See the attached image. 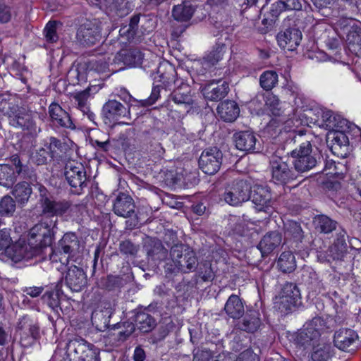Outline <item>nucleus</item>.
Wrapping results in <instances>:
<instances>
[{"instance_id": "obj_43", "label": "nucleus", "mask_w": 361, "mask_h": 361, "mask_svg": "<svg viewBox=\"0 0 361 361\" xmlns=\"http://www.w3.org/2000/svg\"><path fill=\"white\" fill-rule=\"evenodd\" d=\"M323 161L322 155L302 158L292 160V165L294 166L297 173H304L310 171L321 164Z\"/></svg>"}, {"instance_id": "obj_58", "label": "nucleus", "mask_w": 361, "mask_h": 361, "mask_svg": "<svg viewBox=\"0 0 361 361\" xmlns=\"http://www.w3.org/2000/svg\"><path fill=\"white\" fill-rule=\"evenodd\" d=\"M118 250L121 254L126 257L135 258L140 250V245L130 240H124L120 242Z\"/></svg>"}, {"instance_id": "obj_36", "label": "nucleus", "mask_w": 361, "mask_h": 361, "mask_svg": "<svg viewBox=\"0 0 361 361\" xmlns=\"http://www.w3.org/2000/svg\"><path fill=\"white\" fill-rule=\"evenodd\" d=\"M338 25L343 35H345L347 43L361 39V22L353 19H343L339 20Z\"/></svg>"}, {"instance_id": "obj_1", "label": "nucleus", "mask_w": 361, "mask_h": 361, "mask_svg": "<svg viewBox=\"0 0 361 361\" xmlns=\"http://www.w3.org/2000/svg\"><path fill=\"white\" fill-rule=\"evenodd\" d=\"M57 224V218H41V220L29 230L27 241L38 255H44L45 250L52 247L58 229Z\"/></svg>"}, {"instance_id": "obj_55", "label": "nucleus", "mask_w": 361, "mask_h": 361, "mask_svg": "<svg viewBox=\"0 0 361 361\" xmlns=\"http://www.w3.org/2000/svg\"><path fill=\"white\" fill-rule=\"evenodd\" d=\"M16 210V202L9 195H6L0 200V216L12 217Z\"/></svg>"}, {"instance_id": "obj_51", "label": "nucleus", "mask_w": 361, "mask_h": 361, "mask_svg": "<svg viewBox=\"0 0 361 361\" xmlns=\"http://www.w3.org/2000/svg\"><path fill=\"white\" fill-rule=\"evenodd\" d=\"M134 130L128 129L121 132L116 137L112 138L114 148L121 149L126 151L133 145Z\"/></svg>"}, {"instance_id": "obj_47", "label": "nucleus", "mask_w": 361, "mask_h": 361, "mask_svg": "<svg viewBox=\"0 0 361 361\" xmlns=\"http://www.w3.org/2000/svg\"><path fill=\"white\" fill-rule=\"evenodd\" d=\"M312 349L313 350L311 355L312 361H326L334 354V349L331 343H321L320 341Z\"/></svg>"}, {"instance_id": "obj_19", "label": "nucleus", "mask_w": 361, "mask_h": 361, "mask_svg": "<svg viewBox=\"0 0 361 361\" xmlns=\"http://www.w3.org/2000/svg\"><path fill=\"white\" fill-rule=\"evenodd\" d=\"M135 204L132 197L125 192H119L114 200L113 211L123 218L131 217L135 214Z\"/></svg>"}, {"instance_id": "obj_37", "label": "nucleus", "mask_w": 361, "mask_h": 361, "mask_svg": "<svg viewBox=\"0 0 361 361\" xmlns=\"http://www.w3.org/2000/svg\"><path fill=\"white\" fill-rule=\"evenodd\" d=\"M154 308V305L150 304L144 310L138 311L135 316V322L137 329L142 333L152 331L157 326L155 319L147 311Z\"/></svg>"}, {"instance_id": "obj_35", "label": "nucleus", "mask_w": 361, "mask_h": 361, "mask_svg": "<svg viewBox=\"0 0 361 361\" xmlns=\"http://www.w3.org/2000/svg\"><path fill=\"white\" fill-rule=\"evenodd\" d=\"M281 240V234L279 231H270L263 236L257 245V248L261 252L262 256L265 257L279 247Z\"/></svg>"}, {"instance_id": "obj_24", "label": "nucleus", "mask_w": 361, "mask_h": 361, "mask_svg": "<svg viewBox=\"0 0 361 361\" xmlns=\"http://www.w3.org/2000/svg\"><path fill=\"white\" fill-rule=\"evenodd\" d=\"M144 54L140 49L133 47L122 49L115 55L114 61L116 63H122L129 67H136L142 64Z\"/></svg>"}, {"instance_id": "obj_15", "label": "nucleus", "mask_w": 361, "mask_h": 361, "mask_svg": "<svg viewBox=\"0 0 361 361\" xmlns=\"http://www.w3.org/2000/svg\"><path fill=\"white\" fill-rule=\"evenodd\" d=\"M302 4L300 0H277L272 4L268 13V18L262 20V24L271 26L280 14L285 11H300Z\"/></svg>"}, {"instance_id": "obj_57", "label": "nucleus", "mask_w": 361, "mask_h": 361, "mask_svg": "<svg viewBox=\"0 0 361 361\" xmlns=\"http://www.w3.org/2000/svg\"><path fill=\"white\" fill-rule=\"evenodd\" d=\"M147 123L150 128L145 130V133L154 140H160L164 135L163 130V123L154 117L149 118Z\"/></svg>"}, {"instance_id": "obj_46", "label": "nucleus", "mask_w": 361, "mask_h": 361, "mask_svg": "<svg viewBox=\"0 0 361 361\" xmlns=\"http://www.w3.org/2000/svg\"><path fill=\"white\" fill-rule=\"evenodd\" d=\"M211 23L216 29V31H214V35L217 38L221 37V35L224 32H228L230 35V32L231 31V20L228 16L224 15L223 13H217L216 16L212 17Z\"/></svg>"}, {"instance_id": "obj_42", "label": "nucleus", "mask_w": 361, "mask_h": 361, "mask_svg": "<svg viewBox=\"0 0 361 361\" xmlns=\"http://www.w3.org/2000/svg\"><path fill=\"white\" fill-rule=\"evenodd\" d=\"M195 8L190 1H183L180 4L173 6L172 17L177 22H188L192 17Z\"/></svg>"}, {"instance_id": "obj_13", "label": "nucleus", "mask_w": 361, "mask_h": 361, "mask_svg": "<svg viewBox=\"0 0 361 361\" xmlns=\"http://www.w3.org/2000/svg\"><path fill=\"white\" fill-rule=\"evenodd\" d=\"M291 141H293L296 146L286 155H288L289 158L291 157L293 160L322 155L318 148L313 147L311 142L305 139L302 134L295 135L291 138Z\"/></svg>"}, {"instance_id": "obj_63", "label": "nucleus", "mask_w": 361, "mask_h": 361, "mask_svg": "<svg viewBox=\"0 0 361 361\" xmlns=\"http://www.w3.org/2000/svg\"><path fill=\"white\" fill-rule=\"evenodd\" d=\"M92 91V87H88L85 90L75 93L73 96L75 104L78 108L82 110H85L88 106H87V99Z\"/></svg>"}, {"instance_id": "obj_59", "label": "nucleus", "mask_w": 361, "mask_h": 361, "mask_svg": "<svg viewBox=\"0 0 361 361\" xmlns=\"http://www.w3.org/2000/svg\"><path fill=\"white\" fill-rule=\"evenodd\" d=\"M307 329H311L314 333L318 334V338H320L322 334L324 331H329L331 328L326 326L325 321L320 317H315L312 320L307 322L305 325Z\"/></svg>"}, {"instance_id": "obj_2", "label": "nucleus", "mask_w": 361, "mask_h": 361, "mask_svg": "<svg viewBox=\"0 0 361 361\" xmlns=\"http://www.w3.org/2000/svg\"><path fill=\"white\" fill-rule=\"evenodd\" d=\"M269 167L271 174V181L275 184L286 185L298 178V173L289 163L288 155H283L281 150L277 149L270 157Z\"/></svg>"}, {"instance_id": "obj_30", "label": "nucleus", "mask_w": 361, "mask_h": 361, "mask_svg": "<svg viewBox=\"0 0 361 361\" xmlns=\"http://www.w3.org/2000/svg\"><path fill=\"white\" fill-rule=\"evenodd\" d=\"M49 114L51 121L56 126L75 129V126L68 112L57 103L53 102L49 107Z\"/></svg>"}, {"instance_id": "obj_3", "label": "nucleus", "mask_w": 361, "mask_h": 361, "mask_svg": "<svg viewBox=\"0 0 361 361\" xmlns=\"http://www.w3.org/2000/svg\"><path fill=\"white\" fill-rule=\"evenodd\" d=\"M4 115L6 116L8 123L23 130H27L32 136H36L40 128H37L34 119L32 111L27 108L20 106L18 104L12 105L7 109Z\"/></svg>"}, {"instance_id": "obj_26", "label": "nucleus", "mask_w": 361, "mask_h": 361, "mask_svg": "<svg viewBox=\"0 0 361 361\" xmlns=\"http://www.w3.org/2000/svg\"><path fill=\"white\" fill-rule=\"evenodd\" d=\"M350 132L336 130L332 133L331 150L338 157L345 158L351 151L350 146Z\"/></svg>"}, {"instance_id": "obj_53", "label": "nucleus", "mask_w": 361, "mask_h": 361, "mask_svg": "<svg viewBox=\"0 0 361 361\" xmlns=\"http://www.w3.org/2000/svg\"><path fill=\"white\" fill-rule=\"evenodd\" d=\"M16 0H0V23H7L11 21L16 13Z\"/></svg>"}, {"instance_id": "obj_39", "label": "nucleus", "mask_w": 361, "mask_h": 361, "mask_svg": "<svg viewBox=\"0 0 361 361\" xmlns=\"http://www.w3.org/2000/svg\"><path fill=\"white\" fill-rule=\"evenodd\" d=\"M245 302L235 294L231 295L225 303L224 310L233 319H240L245 310Z\"/></svg>"}, {"instance_id": "obj_50", "label": "nucleus", "mask_w": 361, "mask_h": 361, "mask_svg": "<svg viewBox=\"0 0 361 361\" xmlns=\"http://www.w3.org/2000/svg\"><path fill=\"white\" fill-rule=\"evenodd\" d=\"M125 281L120 276L108 275L102 277L97 282L98 286L108 291H113L121 288L124 286Z\"/></svg>"}, {"instance_id": "obj_11", "label": "nucleus", "mask_w": 361, "mask_h": 361, "mask_svg": "<svg viewBox=\"0 0 361 361\" xmlns=\"http://www.w3.org/2000/svg\"><path fill=\"white\" fill-rule=\"evenodd\" d=\"M223 153L216 147H210L204 149L199 158L200 169L207 175L216 173L222 164Z\"/></svg>"}, {"instance_id": "obj_6", "label": "nucleus", "mask_w": 361, "mask_h": 361, "mask_svg": "<svg viewBox=\"0 0 361 361\" xmlns=\"http://www.w3.org/2000/svg\"><path fill=\"white\" fill-rule=\"evenodd\" d=\"M250 185L243 179L228 182L222 195L224 201L231 206H238L250 200Z\"/></svg>"}, {"instance_id": "obj_41", "label": "nucleus", "mask_w": 361, "mask_h": 361, "mask_svg": "<svg viewBox=\"0 0 361 361\" xmlns=\"http://www.w3.org/2000/svg\"><path fill=\"white\" fill-rule=\"evenodd\" d=\"M14 200L20 207H24L29 201L32 193L30 183L26 180L20 181L12 187L11 192Z\"/></svg>"}, {"instance_id": "obj_45", "label": "nucleus", "mask_w": 361, "mask_h": 361, "mask_svg": "<svg viewBox=\"0 0 361 361\" xmlns=\"http://www.w3.org/2000/svg\"><path fill=\"white\" fill-rule=\"evenodd\" d=\"M295 343L298 345L302 347L305 350L315 347L316 344L320 341L318 334L311 331V329L304 328L298 333L295 337Z\"/></svg>"}, {"instance_id": "obj_44", "label": "nucleus", "mask_w": 361, "mask_h": 361, "mask_svg": "<svg viewBox=\"0 0 361 361\" xmlns=\"http://www.w3.org/2000/svg\"><path fill=\"white\" fill-rule=\"evenodd\" d=\"M301 280L307 288L313 292L320 293L325 289L324 283L319 280L317 273L311 268L302 269Z\"/></svg>"}, {"instance_id": "obj_61", "label": "nucleus", "mask_w": 361, "mask_h": 361, "mask_svg": "<svg viewBox=\"0 0 361 361\" xmlns=\"http://www.w3.org/2000/svg\"><path fill=\"white\" fill-rule=\"evenodd\" d=\"M338 124L336 125L334 132H336V130L345 132L353 131L354 134L359 136L361 140V129L360 128L355 125L352 126L348 121L343 118L341 116V117H338Z\"/></svg>"}, {"instance_id": "obj_60", "label": "nucleus", "mask_w": 361, "mask_h": 361, "mask_svg": "<svg viewBox=\"0 0 361 361\" xmlns=\"http://www.w3.org/2000/svg\"><path fill=\"white\" fill-rule=\"evenodd\" d=\"M197 275L203 281H212L215 277L214 272L209 262H202L197 266Z\"/></svg>"}, {"instance_id": "obj_21", "label": "nucleus", "mask_w": 361, "mask_h": 361, "mask_svg": "<svg viewBox=\"0 0 361 361\" xmlns=\"http://www.w3.org/2000/svg\"><path fill=\"white\" fill-rule=\"evenodd\" d=\"M148 263L157 264L168 259L169 251L158 238H150L145 246Z\"/></svg>"}, {"instance_id": "obj_14", "label": "nucleus", "mask_w": 361, "mask_h": 361, "mask_svg": "<svg viewBox=\"0 0 361 361\" xmlns=\"http://www.w3.org/2000/svg\"><path fill=\"white\" fill-rule=\"evenodd\" d=\"M39 202L42 209V218L45 219L61 216L68 212L72 205L71 202L68 200L56 201L51 198H44L42 200H39Z\"/></svg>"}, {"instance_id": "obj_40", "label": "nucleus", "mask_w": 361, "mask_h": 361, "mask_svg": "<svg viewBox=\"0 0 361 361\" xmlns=\"http://www.w3.org/2000/svg\"><path fill=\"white\" fill-rule=\"evenodd\" d=\"M312 224L315 231L321 234H330L336 231L338 223L326 214H317L313 217Z\"/></svg>"}, {"instance_id": "obj_20", "label": "nucleus", "mask_w": 361, "mask_h": 361, "mask_svg": "<svg viewBox=\"0 0 361 361\" xmlns=\"http://www.w3.org/2000/svg\"><path fill=\"white\" fill-rule=\"evenodd\" d=\"M302 32L297 27H288L276 35L279 46L283 49L293 51L300 45Z\"/></svg>"}, {"instance_id": "obj_64", "label": "nucleus", "mask_w": 361, "mask_h": 361, "mask_svg": "<svg viewBox=\"0 0 361 361\" xmlns=\"http://www.w3.org/2000/svg\"><path fill=\"white\" fill-rule=\"evenodd\" d=\"M49 157H50V152L44 147H40L32 153L30 158L35 164L42 166L47 164Z\"/></svg>"}, {"instance_id": "obj_18", "label": "nucleus", "mask_w": 361, "mask_h": 361, "mask_svg": "<svg viewBox=\"0 0 361 361\" xmlns=\"http://www.w3.org/2000/svg\"><path fill=\"white\" fill-rule=\"evenodd\" d=\"M228 83L221 80H211L202 87V92L204 98L213 102L221 100L228 94Z\"/></svg>"}, {"instance_id": "obj_48", "label": "nucleus", "mask_w": 361, "mask_h": 361, "mask_svg": "<svg viewBox=\"0 0 361 361\" xmlns=\"http://www.w3.org/2000/svg\"><path fill=\"white\" fill-rule=\"evenodd\" d=\"M286 238L291 239L298 243L302 242L304 238V232L300 223L295 221H288L283 226Z\"/></svg>"}, {"instance_id": "obj_56", "label": "nucleus", "mask_w": 361, "mask_h": 361, "mask_svg": "<svg viewBox=\"0 0 361 361\" xmlns=\"http://www.w3.org/2000/svg\"><path fill=\"white\" fill-rule=\"evenodd\" d=\"M278 74L274 71H266L259 77V85L265 91L271 90L278 83Z\"/></svg>"}, {"instance_id": "obj_54", "label": "nucleus", "mask_w": 361, "mask_h": 361, "mask_svg": "<svg viewBox=\"0 0 361 361\" xmlns=\"http://www.w3.org/2000/svg\"><path fill=\"white\" fill-rule=\"evenodd\" d=\"M16 182L15 171L9 164H0V185L12 188Z\"/></svg>"}, {"instance_id": "obj_10", "label": "nucleus", "mask_w": 361, "mask_h": 361, "mask_svg": "<svg viewBox=\"0 0 361 361\" xmlns=\"http://www.w3.org/2000/svg\"><path fill=\"white\" fill-rule=\"evenodd\" d=\"M17 332L20 336V343L24 348L32 346L40 338L39 324L27 316H23L20 319Z\"/></svg>"}, {"instance_id": "obj_33", "label": "nucleus", "mask_w": 361, "mask_h": 361, "mask_svg": "<svg viewBox=\"0 0 361 361\" xmlns=\"http://www.w3.org/2000/svg\"><path fill=\"white\" fill-rule=\"evenodd\" d=\"M67 354L71 361L81 360L86 353H91L92 350L87 342L82 338H75L69 341L67 344Z\"/></svg>"}, {"instance_id": "obj_49", "label": "nucleus", "mask_w": 361, "mask_h": 361, "mask_svg": "<svg viewBox=\"0 0 361 361\" xmlns=\"http://www.w3.org/2000/svg\"><path fill=\"white\" fill-rule=\"evenodd\" d=\"M277 267L283 273H291L296 268V261L293 253L291 251L283 252L278 260Z\"/></svg>"}, {"instance_id": "obj_52", "label": "nucleus", "mask_w": 361, "mask_h": 361, "mask_svg": "<svg viewBox=\"0 0 361 361\" xmlns=\"http://www.w3.org/2000/svg\"><path fill=\"white\" fill-rule=\"evenodd\" d=\"M62 296V291L56 287L55 290L47 291L42 298L49 307L56 313H59V310H61L60 302Z\"/></svg>"}, {"instance_id": "obj_62", "label": "nucleus", "mask_w": 361, "mask_h": 361, "mask_svg": "<svg viewBox=\"0 0 361 361\" xmlns=\"http://www.w3.org/2000/svg\"><path fill=\"white\" fill-rule=\"evenodd\" d=\"M192 354V361H210L214 357L213 351L204 345L195 348Z\"/></svg>"}, {"instance_id": "obj_7", "label": "nucleus", "mask_w": 361, "mask_h": 361, "mask_svg": "<svg viewBox=\"0 0 361 361\" xmlns=\"http://www.w3.org/2000/svg\"><path fill=\"white\" fill-rule=\"evenodd\" d=\"M170 257L176 260L180 271L189 273L197 268L198 262L195 252L188 245L177 243L171 247Z\"/></svg>"}, {"instance_id": "obj_8", "label": "nucleus", "mask_w": 361, "mask_h": 361, "mask_svg": "<svg viewBox=\"0 0 361 361\" xmlns=\"http://www.w3.org/2000/svg\"><path fill=\"white\" fill-rule=\"evenodd\" d=\"M102 38V23L97 19L86 20L77 29L76 39L84 47H92Z\"/></svg>"}, {"instance_id": "obj_17", "label": "nucleus", "mask_w": 361, "mask_h": 361, "mask_svg": "<svg viewBox=\"0 0 361 361\" xmlns=\"http://www.w3.org/2000/svg\"><path fill=\"white\" fill-rule=\"evenodd\" d=\"M65 284L73 292L82 290L87 284V278L83 269L75 265L68 268L64 275Z\"/></svg>"}, {"instance_id": "obj_4", "label": "nucleus", "mask_w": 361, "mask_h": 361, "mask_svg": "<svg viewBox=\"0 0 361 361\" xmlns=\"http://www.w3.org/2000/svg\"><path fill=\"white\" fill-rule=\"evenodd\" d=\"M301 303L300 290L290 282H286L274 299V308L283 314L295 311Z\"/></svg>"}, {"instance_id": "obj_28", "label": "nucleus", "mask_w": 361, "mask_h": 361, "mask_svg": "<svg viewBox=\"0 0 361 361\" xmlns=\"http://www.w3.org/2000/svg\"><path fill=\"white\" fill-rule=\"evenodd\" d=\"M6 254L12 261L18 262L22 260H28L38 255L34 252V249L31 248L29 242H18L11 245L9 248L6 250Z\"/></svg>"}, {"instance_id": "obj_31", "label": "nucleus", "mask_w": 361, "mask_h": 361, "mask_svg": "<svg viewBox=\"0 0 361 361\" xmlns=\"http://www.w3.org/2000/svg\"><path fill=\"white\" fill-rule=\"evenodd\" d=\"M104 5L109 14L118 18L126 16L135 7L131 0H104Z\"/></svg>"}, {"instance_id": "obj_32", "label": "nucleus", "mask_w": 361, "mask_h": 361, "mask_svg": "<svg viewBox=\"0 0 361 361\" xmlns=\"http://www.w3.org/2000/svg\"><path fill=\"white\" fill-rule=\"evenodd\" d=\"M114 310L109 303L105 304L103 308L94 310L91 317V321L95 328L99 331H104L111 326L110 319Z\"/></svg>"}, {"instance_id": "obj_27", "label": "nucleus", "mask_w": 361, "mask_h": 361, "mask_svg": "<svg viewBox=\"0 0 361 361\" xmlns=\"http://www.w3.org/2000/svg\"><path fill=\"white\" fill-rule=\"evenodd\" d=\"M235 147L240 151L255 152L256 149L257 137L252 130H241L233 135Z\"/></svg>"}, {"instance_id": "obj_9", "label": "nucleus", "mask_w": 361, "mask_h": 361, "mask_svg": "<svg viewBox=\"0 0 361 361\" xmlns=\"http://www.w3.org/2000/svg\"><path fill=\"white\" fill-rule=\"evenodd\" d=\"M64 176L69 185L74 189L75 194H80L87 185V173L85 166L79 162L68 161L64 168Z\"/></svg>"}, {"instance_id": "obj_34", "label": "nucleus", "mask_w": 361, "mask_h": 361, "mask_svg": "<svg viewBox=\"0 0 361 361\" xmlns=\"http://www.w3.org/2000/svg\"><path fill=\"white\" fill-rule=\"evenodd\" d=\"M169 98L178 105H183L190 109L194 101L191 95V88L189 85L181 82L169 95Z\"/></svg>"}, {"instance_id": "obj_38", "label": "nucleus", "mask_w": 361, "mask_h": 361, "mask_svg": "<svg viewBox=\"0 0 361 361\" xmlns=\"http://www.w3.org/2000/svg\"><path fill=\"white\" fill-rule=\"evenodd\" d=\"M216 111L224 121L233 122L240 114V108L235 101L226 99L218 105Z\"/></svg>"}, {"instance_id": "obj_22", "label": "nucleus", "mask_w": 361, "mask_h": 361, "mask_svg": "<svg viewBox=\"0 0 361 361\" xmlns=\"http://www.w3.org/2000/svg\"><path fill=\"white\" fill-rule=\"evenodd\" d=\"M12 165L14 166L15 178L20 177L22 179L28 180L30 183L37 181L36 170L28 164L25 162L18 154L12 155L10 158Z\"/></svg>"}, {"instance_id": "obj_5", "label": "nucleus", "mask_w": 361, "mask_h": 361, "mask_svg": "<svg viewBox=\"0 0 361 361\" xmlns=\"http://www.w3.org/2000/svg\"><path fill=\"white\" fill-rule=\"evenodd\" d=\"M80 248V241L77 235L73 232L66 233L56 245L51 247L49 258L52 262H61L68 264L69 259Z\"/></svg>"}, {"instance_id": "obj_16", "label": "nucleus", "mask_w": 361, "mask_h": 361, "mask_svg": "<svg viewBox=\"0 0 361 361\" xmlns=\"http://www.w3.org/2000/svg\"><path fill=\"white\" fill-rule=\"evenodd\" d=\"M262 324L261 314L258 310L248 308L240 319H238L235 324L237 329L254 334L257 331Z\"/></svg>"}, {"instance_id": "obj_23", "label": "nucleus", "mask_w": 361, "mask_h": 361, "mask_svg": "<svg viewBox=\"0 0 361 361\" xmlns=\"http://www.w3.org/2000/svg\"><path fill=\"white\" fill-rule=\"evenodd\" d=\"M250 200L258 207L259 211L267 212L271 207V195L267 185H255L250 187Z\"/></svg>"}, {"instance_id": "obj_12", "label": "nucleus", "mask_w": 361, "mask_h": 361, "mask_svg": "<svg viewBox=\"0 0 361 361\" xmlns=\"http://www.w3.org/2000/svg\"><path fill=\"white\" fill-rule=\"evenodd\" d=\"M102 115L104 122L109 124L123 122L130 118L129 107L115 99L109 100L104 104Z\"/></svg>"}, {"instance_id": "obj_25", "label": "nucleus", "mask_w": 361, "mask_h": 361, "mask_svg": "<svg viewBox=\"0 0 361 361\" xmlns=\"http://www.w3.org/2000/svg\"><path fill=\"white\" fill-rule=\"evenodd\" d=\"M230 45L229 35L228 32L222 33L221 37L217 38L213 50L204 58V61L209 65L214 66L223 59Z\"/></svg>"}, {"instance_id": "obj_29", "label": "nucleus", "mask_w": 361, "mask_h": 361, "mask_svg": "<svg viewBox=\"0 0 361 361\" xmlns=\"http://www.w3.org/2000/svg\"><path fill=\"white\" fill-rule=\"evenodd\" d=\"M358 338L357 332L353 329L342 328L334 333V345L342 351H348Z\"/></svg>"}]
</instances>
